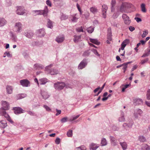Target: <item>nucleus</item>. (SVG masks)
Returning <instances> with one entry per match:
<instances>
[{"label": "nucleus", "mask_w": 150, "mask_h": 150, "mask_svg": "<svg viewBox=\"0 0 150 150\" xmlns=\"http://www.w3.org/2000/svg\"><path fill=\"white\" fill-rule=\"evenodd\" d=\"M126 45L123 42L121 45V49L122 51H123L122 53L120 54V56H124L125 53V51L124 50V48L126 46Z\"/></svg>", "instance_id": "20"}, {"label": "nucleus", "mask_w": 150, "mask_h": 150, "mask_svg": "<svg viewBox=\"0 0 150 150\" xmlns=\"http://www.w3.org/2000/svg\"><path fill=\"white\" fill-rule=\"evenodd\" d=\"M55 143L57 144H59L60 142V139L58 138H57L55 140Z\"/></svg>", "instance_id": "56"}, {"label": "nucleus", "mask_w": 150, "mask_h": 150, "mask_svg": "<svg viewBox=\"0 0 150 150\" xmlns=\"http://www.w3.org/2000/svg\"><path fill=\"white\" fill-rule=\"evenodd\" d=\"M68 117H65L63 118L61 120V121L62 123H64L67 121Z\"/></svg>", "instance_id": "44"}, {"label": "nucleus", "mask_w": 150, "mask_h": 150, "mask_svg": "<svg viewBox=\"0 0 150 150\" xmlns=\"http://www.w3.org/2000/svg\"><path fill=\"white\" fill-rule=\"evenodd\" d=\"M87 64L86 61L83 60L79 64L78 66V68L79 69H82L84 68Z\"/></svg>", "instance_id": "15"}, {"label": "nucleus", "mask_w": 150, "mask_h": 150, "mask_svg": "<svg viewBox=\"0 0 150 150\" xmlns=\"http://www.w3.org/2000/svg\"><path fill=\"white\" fill-rule=\"evenodd\" d=\"M65 86V83L62 82H58L55 83L54 85V88L58 90L63 89Z\"/></svg>", "instance_id": "3"}, {"label": "nucleus", "mask_w": 150, "mask_h": 150, "mask_svg": "<svg viewBox=\"0 0 150 150\" xmlns=\"http://www.w3.org/2000/svg\"><path fill=\"white\" fill-rule=\"evenodd\" d=\"M45 9L42 10H35L32 11V14L34 16L43 15L44 16H47L48 13V8L47 6L45 7Z\"/></svg>", "instance_id": "2"}, {"label": "nucleus", "mask_w": 150, "mask_h": 150, "mask_svg": "<svg viewBox=\"0 0 150 150\" xmlns=\"http://www.w3.org/2000/svg\"><path fill=\"white\" fill-rule=\"evenodd\" d=\"M64 39V36H59L56 38V41L58 43H61L63 41Z\"/></svg>", "instance_id": "14"}, {"label": "nucleus", "mask_w": 150, "mask_h": 150, "mask_svg": "<svg viewBox=\"0 0 150 150\" xmlns=\"http://www.w3.org/2000/svg\"><path fill=\"white\" fill-rule=\"evenodd\" d=\"M14 113L15 114H19L24 113V111L21 108L19 107H16L13 108Z\"/></svg>", "instance_id": "9"}, {"label": "nucleus", "mask_w": 150, "mask_h": 150, "mask_svg": "<svg viewBox=\"0 0 150 150\" xmlns=\"http://www.w3.org/2000/svg\"><path fill=\"white\" fill-rule=\"evenodd\" d=\"M133 124V121L132 120H131L129 123H124L123 124V126L125 127H127L129 128H131L132 127Z\"/></svg>", "instance_id": "21"}, {"label": "nucleus", "mask_w": 150, "mask_h": 150, "mask_svg": "<svg viewBox=\"0 0 150 150\" xmlns=\"http://www.w3.org/2000/svg\"><path fill=\"white\" fill-rule=\"evenodd\" d=\"M41 94L43 98L45 100L47 99L49 97V96L48 95L47 92L44 90L41 91Z\"/></svg>", "instance_id": "12"}, {"label": "nucleus", "mask_w": 150, "mask_h": 150, "mask_svg": "<svg viewBox=\"0 0 150 150\" xmlns=\"http://www.w3.org/2000/svg\"><path fill=\"white\" fill-rule=\"evenodd\" d=\"M133 103L135 105H139L142 104L143 101L141 98H136L134 99Z\"/></svg>", "instance_id": "13"}, {"label": "nucleus", "mask_w": 150, "mask_h": 150, "mask_svg": "<svg viewBox=\"0 0 150 150\" xmlns=\"http://www.w3.org/2000/svg\"><path fill=\"white\" fill-rule=\"evenodd\" d=\"M25 13V10L24 9V8L18 6V7L17 10L16 11V13L19 15H23Z\"/></svg>", "instance_id": "7"}, {"label": "nucleus", "mask_w": 150, "mask_h": 150, "mask_svg": "<svg viewBox=\"0 0 150 150\" xmlns=\"http://www.w3.org/2000/svg\"><path fill=\"white\" fill-rule=\"evenodd\" d=\"M148 33V31L147 30H145L143 31V33L142 35L143 38L145 37Z\"/></svg>", "instance_id": "35"}, {"label": "nucleus", "mask_w": 150, "mask_h": 150, "mask_svg": "<svg viewBox=\"0 0 150 150\" xmlns=\"http://www.w3.org/2000/svg\"><path fill=\"white\" fill-rule=\"evenodd\" d=\"M47 26L48 28H52L53 27L52 22L50 20H49L48 21Z\"/></svg>", "instance_id": "45"}, {"label": "nucleus", "mask_w": 150, "mask_h": 150, "mask_svg": "<svg viewBox=\"0 0 150 150\" xmlns=\"http://www.w3.org/2000/svg\"><path fill=\"white\" fill-rule=\"evenodd\" d=\"M111 36L112 35L111 33H110L109 34H108L107 38L108 40L110 41H111L112 40Z\"/></svg>", "instance_id": "53"}, {"label": "nucleus", "mask_w": 150, "mask_h": 150, "mask_svg": "<svg viewBox=\"0 0 150 150\" xmlns=\"http://www.w3.org/2000/svg\"><path fill=\"white\" fill-rule=\"evenodd\" d=\"M134 19L136 20V21L137 22H140L142 21V19L141 18H138V17H136L134 18Z\"/></svg>", "instance_id": "59"}, {"label": "nucleus", "mask_w": 150, "mask_h": 150, "mask_svg": "<svg viewBox=\"0 0 150 150\" xmlns=\"http://www.w3.org/2000/svg\"><path fill=\"white\" fill-rule=\"evenodd\" d=\"M122 18L124 21L125 23L127 25L130 24L131 21L129 17L125 14H123L122 16Z\"/></svg>", "instance_id": "6"}, {"label": "nucleus", "mask_w": 150, "mask_h": 150, "mask_svg": "<svg viewBox=\"0 0 150 150\" xmlns=\"http://www.w3.org/2000/svg\"><path fill=\"white\" fill-rule=\"evenodd\" d=\"M98 144L94 143H92L90 146V149L91 150H96L99 147Z\"/></svg>", "instance_id": "16"}, {"label": "nucleus", "mask_w": 150, "mask_h": 150, "mask_svg": "<svg viewBox=\"0 0 150 150\" xmlns=\"http://www.w3.org/2000/svg\"><path fill=\"white\" fill-rule=\"evenodd\" d=\"M111 11L112 12H113L114 10V6L116 4V0H112L111 2Z\"/></svg>", "instance_id": "25"}, {"label": "nucleus", "mask_w": 150, "mask_h": 150, "mask_svg": "<svg viewBox=\"0 0 150 150\" xmlns=\"http://www.w3.org/2000/svg\"><path fill=\"white\" fill-rule=\"evenodd\" d=\"M142 113V111L140 109H137L134 111V116L136 118H137L138 115H140Z\"/></svg>", "instance_id": "17"}, {"label": "nucleus", "mask_w": 150, "mask_h": 150, "mask_svg": "<svg viewBox=\"0 0 150 150\" xmlns=\"http://www.w3.org/2000/svg\"><path fill=\"white\" fill-rule=\"evenodd\" d=\"M100 144L102 146H104L107 145V142L105 139L103 138L102 139Z\"/></svg>", "instance_id": "30"}, {"label": "nucleus", "mask_w": 150, "mask_h": 150, "mask_svg": "<svg viewBox=\"0 0 150 150\" xmlns=\"http://www.w3.org/2000/svg\"><path fill=\"white\" fill-rule=\"evenodd\" d=\"M141 9L142 11L144 13L146 12V10L145 8V5L144 4H142L141 5Z\"/></svg>", "instance_id": "32"}, {"label": "nucleus", "mask_w": 150, "mask_h": 150, "mask_svg": "<svg viewBox=\"0 0 150 150\" xmlns=\"http://www.w3.org/2000/svg\"><path fill=\"white\" fill-rule=\"evenodd\" d=\"M76 150H86V148L84 146H81L76 148Z\"/></svg>", "instance_id": "37"}, {"label": "nucleus", "mask_w": 150, "mask_h": 150, "mask_svg": "<svg viewBox=\"0 0 150 150\" xmlns=\"http://www.w3.org/2000/svg\"><path fill=\"white\" fill-rule=\"evenodd\" d=\"M4 54L7 56L8 57H11L12 55L10 54L8 52H6L4 53Z\"/></svg>", "instance_id": "55"}, {"label": "nucleus", "mask_w": 150, "mask_h": 150, "mask_svg": "<svg viewBox=\"0 0 150 150\" xmlns=\"http://www.w3.org/2000/svg\"><path fill=\"white\" fill-rule=\"evenodd\" d=\"M94 30V28L91 27L88 28L87 29V31L89 33H91Z\"/></svg>", "instance_id": "47"}, {"label": "nucleus", "mask_w": 150, "mask_h": 150, "mask_svg": "<svg viewBox=\"0 0 150 150\" xmlns=\"http://www.w3.org/2000/svg\"><path fill=\"white\" fill-rule=\"evenodd\" d=\"M118 16V15L116 13H115L112 16V17L114 18H116Z\"/></svg>", "instance_id": "62"}, {"label": "nucleus", "mask_w": 150, "mask_h": 150, "mask_svg": "<svg viewBox=\"0 0 150 150\" xmlns=\"http://www.w3.org/2000/svg\"><path fill=\"white\" fill-rule=\"evenodd\" d=\"M20 83L23 86L28 87L30 85L29 81L26 79L20 80Z\"/></svg>", "instance_id": "8"}, {"label": "nucleus", "mask_w": 150, "mask_h": 150, "mask_svg": "<svg viewBox=\"0 0 150 150\" xmlns=\"http://www.w3.org/2000/svg\"><path fill=\"white\" fill-rule=\"evenodd\" d=\"M110 138L112 144L114 146L116 145L117 144V141L115 138L111 136Z\"/></svg>", "instance_id": "29"}, {"label": "nucleus", "mask_w": 150, "mask_h": 150, "mask_svg": "<svg viewBox=\"0 0 150 150\" xmlns=\"http://www.w3.org/2000/svg\"><path fill=\"white\" fill-rule=\"evenodd\" d=\"M47 82L46 79L43 78L42 79L39 80V82L40 84H44L45 83Z\"/></svg>", "instance_id": "36"}, {"label": "nucleus", "mask_w": 150, "mask_h": 150, "mask_svg": "<svg viewBox=\"0 0 150 150\" xmlns=\"http://www.w3.org/2000/svg\"><path fill=\"white\" fill-rule=\"evenodd\" d=\"M76 30L78 32H83V30L82 26L77 28L76 29Z\"/></svg>", "instance_id": "48"}, {"label": "nucleus", "mask_w": 150, "mask_h": 150, "mask_svg": "<svg viewBox=\"0 0 150 150\" xmlns=\"http://www.w3.org/2000/svg\"><path fill=\"white\" fill-rule=\"evenodd\" d=\"M90 41L96 45H99L100 44V42L98 41V40L96 39H93L92 38H90L89 39Z\"/></svg>", "instance_id": "27"}, {"label": "nucleus", "mask_w": 150, "mask_h": 150, "mask_svg": "<svg viewBox=\"0 0 150 150\" xmlns=\"http://www.w3.org/2000/svg\"><path fill=\"white\" fill-rule=\"evenodd\" d=\"M46 3L47 5L50 7H51L52 6L51 3L50 1L49 0H47L46 1Z\"/></svg>", "instance_id": "58"}, {"label": "nucleus", "mask_w": 150, "mask_h": 150, "mask_svg": "<svg viewBox=\"0 0 150 150\" xmlns=\"http://www.w3.org/2000/svg\"><path fill=\"white\" fill-rule=\"evenodd\" d=\"M77 19L78 18H76L75 17L73 16L71 20L73 22H76L77 21Z\"/></svg>", "instance_id": "61"}, {"label": "nucleus", "mask_w": 150, "mask_h": 150, "mask_svg": "<svg viewBox=\"0 0 150 150\" xmlns=\"http://www.w3.org/2000/svg\"><path fill=\"white\" fill-rule=\"evenodd\" d=\"M90 11L93 13H95L98 11L97 9L94 7H91L90 8Z\"/></svg>", "instance_id": "33"}, {"label": "nucleus", "mask_w": 150, "mask_h": 150, "mask_svg": "<svg viewBox=\"0 0 150 150\" xmlns=\"http://www.w3.org/2000/svg\"><path fill=\"white\" fill-rule=\"evenodd\" d=\"M147 52H145L142 56V57H144L148 56L150 54V47H149L146 50Z\"/></svg>", "instance_id": "23"}, {"label": "nucleus", "mask_w": 150, "mask_h": 150, "mask_svg": "<svg viewBox=\"0 0 150 150\" xmlns=\"http://www.w3.org/2000/svg\"><path fill=\"white\" fill-rule=\"evenodd\" d=\"M90 54V52H89V50H87L86 51H85L83 54V56H88Z\"/></svg>", "instance_id": "49"}, {"label": "nucleus", "mask_w": 150, "mask_h": 150, "mask_svg": "<svg viewBox=\"0 0 150 150\" xmlns=\"http://www.w3.org/2000/svg\"><path fill=\"white\" fill-rule=\"evenodd\" d=\"M22 25L20 22H17L15 23L14 29L16 33L20 32L22 29Z\"/></svg>", "instance_id": "5"}, {"label": "nucleus", "mask_w": 150, "mask_h": 150, "mask_svg": "<svg viewBox=\"0 0 150 150\" xmlns=\"http://www.w3.org/2000/svg\"><path fill=\"white\" fill-rule=\"evenodd\" d=\"M79 116H80V115H78L76 116V117H73L72 119H69V121H71V122L72 121L75 120L77 118H78L79 117Z\"/></svg>", "instance_id": "52"}, {"label": "nucleus", "mask_w": 150, "mask_h": 150, "mask_svg": "<svg viewBox=\"0 0 150 150\" xmlns=\"http://www.w3.org/2000/svg\"><path fill=\"white\" fill-rule=\"evenodd\" d=\"M5 110H3V109H0V114L4 116L5 118L9 122H13V121L11 120L9 115L5 111Z\"/></svg>", "instance_id": "4"}, {"label": "nucleus", "mask_w": 150, "mask_h": 150, "mask_svg": "<svg viewBox=\"0 0 150 150\" xmlns=\"http://www.w3.org/2000/svg\"><path fill=\"white\" fill-rule=\"evenodd\" d=\"M34 67L36 69H40L43 68L44 66L41 64H37L34 65Z\"/></svg>", "instance_id": "26"}, {"label": "nucleus", "mask_w": 150, "mask_h": 150, "mask_svg": "<svg viewBox=\"0 0 150 150\" xmlns=\"http://www.w3.org/2000/svg\"><path fill=\"white\" fill-rule=\"evenodd\" d=\"M92 51L94 52V53L96 55L98 56H100V54H99L98 53V52L96 50H95V49H93L92 50Z\"/></svg>", "instance_id": "57"}, {"label": "nucleus", "mask_w": 150, "mask_h": 150, "mask_svg": "<svg viewBox=\"0 0 150 150\" xmlns=\"http://www.w3.org/2000/svg\"><path fill=\"white\" fill-rule=\"evenodd\" d=\"M133 5L126 2H122L118 8V11L121 13H126L127 10L132 7Z\"/></svg>", "instance_id": "1"}, {"label": "nucleus", "mask_w": 150, "mask_h": 150, "mask_svg": "<svg viewBox=\"0 0 150 150\" xmlns=\"http://www.w3.org/2000/svg\"><path fill=\"white\" fill-rule=\"evenodd\" d=\"M56 111L57 112V113L56 114V115L57 116L59 114H60L61 112V110H58L57 109H56Z\"/></svg>", "instance_id": "63"}, {"label": "nucleus", "mask_w": 150, "mask_h": 150, "mask_svg": "<svg viewBox=\"0 0 150 150\" xmlns=\"http://www.w3.org/2000/svg\"><path fill=\"white\" fill-rule=\"evenodd\" d=\"M148 58H146L144 60H142L141 62V63L142 64H143L147 62L148 60Z\"/></svg>", "instance_id": "54"}, {"label": "nucleus", "mask_w": 150, "mask_h": 150, "mask_svg": "<svg viewBox=\"0 0 150 150\" xmlns=\"http://www.w3.org/2000/svg\"><path fill=\"white\" fill-rule=\"evenodd\" d=\"M139 140L140 141L143 142H145L146 140L145 138L143 136H140L139 137Z\"/></svg>", "instance_id": "43"}, {"label": "nucleus", "mask_w": 150, "mask_h": 150, "mask_svg": "<svg viewBox=\"0 0 150 150\" xmlns=\"http://www.w3.org/2000/svg\"><path fill=\"white\" fill-rule=\"evenodd\" d=\"M3 108L0 109H3V110H8L9 108V104L6 101H3L2 102Z\"/></svg>", "instance_id": "11"}, {"label": "nucleus", "mask_w": 150, "mask_h": 150, "mask_svg": "<svg viewBox=\"0 0 150 150\" xmlns=\"http://www.w3.org/2000/svg\"><path fill=\"white\" fill-rule=\"evenodd\" d=\"M67 135L68 137H71L72 135V131L71 130H69L67 132Z\"/></svg>", "instance_id": "42"}, {"label": "nucleus", "mask_w": 150, "mask_h": 150, "mask_svg": "<svg viewBox=\"0 0 150 150\" xmlns=\"http://www.w3.org/2000/svg\"><path fill=\"white\" fill-rule=\"evenodd\" d=\"M39 33H42V35H39V36L40 37L41 36H43L45 34V32L44 31V30L43 29H41L39 31Z\"/></svg>", "instance_id": "51"}, {"label": "nucleus", "mask_w": 150, "mask_h": 150, "mask_svg": "<svg viewBox=\"0 0 150 150\" xmlns=\"http://www.w3.org/2000/svg\"><path fill=\"white\" fill-rule=\"evenodd\" d=\"M44 108L47 111H51V109L47 106L45 105L43 106Z\"/></svg>", "instance_id": "50"}, {"label": "nucleus", "mask_w": 150, "mask_h": 150, "mask_svg": "<svg viewBox=\"0 0 150 150\" xmlns=\"http://www.w3.org/2000/svg\"><path fill=\"white\" fill-rule=\"evenodd\" d=\"M146 98L148 100L150 99V89H149L147 91L146 93Z\"/></svg>", "instance_id": "41"}, {"label": "nucleus", "mask_w": 150, "mask_h": 150, "mask_svg": "<svg viewBox=\"0 0 150 150\" xmlns=\"http://www.w3.org/2000/svg\"><path fill=\"white\" fill-rule=\"evenodd\" d=\"M108 9L107 6L105 5L102 6V12L103 17L105 18H106V13Z\"/></svg>", "instance_id": "10"}, {"label": "nucleus", "mask_w": 150, "mask_h": 150, "mask_svg": "<svg viewBox=\"0 0 150 150\" xmlns=\"http://www.w3.org/2000/svg\"><path fill=\"white\" fill-rule=\"evenodd\" d=\"M6 23L5 20L4 18H0V26H4Z\"/></svg>", "instance_id": "28"}, {"label": "nucleus", "mask_w": 150, "mask_h": 150, "mask_svg": "<svg viewBox=\"0 0 150 150\" xmlns=\"http://www.w3.org/2000/svg\"><path fill=\"white\" fill-rule=\"evenodd\" d=\"M125 120V119L124 117V116H122L121 117L119 118V120L120 122H122L124 121Z\"/></svg>", "instance_id": "60"}, {"label": "nucleus", "mask_w": 150, "mask_h": 150, "mask_svg": "<svg viewBox=\"0 0 150 150\" xmlns=\"http://www.w3.org/2000/svg\"><path fill=\"white\" fill-rule=\"evenodd\" d=\"M33 33L32 32H29L27 33V34L26 35L27 37L29 38H31L33 36Z\"/></svg>", "instance_id": "46"}, {"label": "nucleus", "mask_w": 150, "mask_h": 150, "mask_svg": "<svg viewBox=\"0 0 150 150\" xmlns=\"http://www.w3.org/2000/svg\"><path fill=\"white\" fill-rule=\"evenodd\" d=\"M68 18V16L65 14H62L61 17V19L62 20H65Z\"/></svg>", "instance_id": "40"}, {"label": "nucleus", "mask_w": 150, "mask_h": 150, "mask_svg": "<svg viewBox=\"0 0 150 150\" xmlns=\"http://www.w3.org/2000/svg\"><path fill=\"white\" fill-rule=\"evenodd\" d=\"M7 126V123L5 120H2L0 121V127L4 128Z\"/></svg>", "instance_id": "19"}, {"label": "nucleus", "mask_w": 150, "mask_h": 150, "mask_svg": "<svg viewBox=\"0 0 150 150\" xmlns=\"http://www.w3.org/2000/svg\"><path fill=\"white\" fill-rule=\"evenodd\" d=\"M6 92L7 93L11 94L12 92L13 88L11 86H7L6 87Z\"/></svg>", "instance_id": "22"}, {"label": "nucleus", "mask_w": 150, "mask_h": 150, "mask_svg": "<svg viewBox=\"0 0 150 150\" xmlns=\"http://www.w3.org/2000/svg\"><path fill=\"white\" fill-rule=\"evenodd\" d=\"M142 150H150V146L144 144L142 145Z\"/></svg>", "instance_id": "18"}, {"label": "nucleus", "mask_w": 150, "mask_h": 150, "mask_svg": "<svg viewBox=\"0 0 150 150\" xmlns=\"http://www.w3.org/2000/svg\"><path fill=\"white\" fill-rule=\"evenodd\" d=\"M129 29L132 32L134 30L135 28L134 27L130 26L129 27Z\"/></svg>", "instance_id": "64"}, {"label": "nucleus", "mask_w": 150, "mask_h": 150, "mask_svg": "<svg viewBox=\"0 0 150 150\" xmlns=\"http://www.w3.org/2000/svg\"><path fill=\"white\" fill-rule=\"evenodd\" d=\"M81 36H74V41L75 42H78L79 40L81 39Z\"/></svg>", "instance_id": "34"}, {"label": "nucleus", "mask_w": 150, "mask_h": 150, "mask_svg": "<svg viewBox=\"0 0 150 150\" xmlns=\"http://www.w3.org/2000/svg\"><path fill=\"white\" fill-rule=\"evenodd\" d=\"M50 73L51 75H54L57 74L58 71L56 69H52L50 70Z\"/></svg>", "instance_id": "31"}, {"label": "nucleus", "mask_w": 150, "mask_h": 150, "mask_svg": "<svg viewBox=\"0 0 150 150\" xmlns=\"http://www.w3.org/2000/svg\"><path fill=\"white\" fill-rule=\"evenodd\" d=\"M26 96V95L24 94H21L18 95L17 96V97L18 98V99H22L23 98L25 97Z\"/></svg>", "instance_id": "38"}, {"label": "nucleus", "mask_w": 150, "mask_h": 150, "mask_svg": "<svg viewBox=\"0 0 150 150\" xmlns=\"http://www.w3.org/2000/svg\"><path fill=\"white\" fill-rule=\"evenodd\" d=\"M128 63H124V64H123L122 65L120 66V67H122V69H127V65L128 64Z\"/></svg>", "instance_id": "39"}, {"label": "nucleus", "mask_w": 150, "mask_h": 150, "mask_svg": "<svg viewBox=\"0 0 150 150\" xmlns=\"http://www.w3.org/2000/svg\"><path fill=\"white\" fill-rule=\"evenodd\" d=\"M120 144L121 145L123 150H125L127 149V145L126 142H120Z\"/></svg>", "instance_id": "24"}]
</instances>
